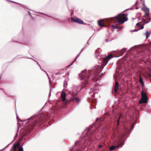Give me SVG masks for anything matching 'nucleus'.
<instances>
[{"label":"nucleus","instance_id":"nucleus-2","mask_svg":"<svg viewBox=\"0 0 151 151\" xmlns=\"http://www.w3.org/2000/svg\"><path fill=\"white\" fill-rule=\"evenodd\" d=\"M127 14H119L114 17L109 18L108 19L109 22H113L111 27L115 29H119V25L123 24L127 20Z\"/></svg>","mask_w":151,"mask_h":151},{"label":"nucleus","instance_id":"nucleus-8","mask_svg":"<svg viewBox=\"0 0 151 151\" xmlns=\"http://www.w3.org/2000/svg\"><path fill=\"white\" fill-rule=\"evenodd\" d=\"M102 19L100 20H99L98 21V24L101 27H105V24L107 22L108 23L110 22H109L108 19Z\"/></svg>","mask_w":151,"mask_h":151},{"label":"nucleus","instance_id":"nucleus-6","mask_svg":"<svg viewBox=\"0 0 151 151\" xmlns=\"http://www.w3.org/2000/svg\"><path fill=\"white\" fill-rule=\"evenodd\" d=\"M78 93L77 92L75 93L73 92L72 93V97L71 98L70 101H73V103H78L79 101V99L76 96L77 95Z\"/></svg>","mask_w":151,"mask_h":151},{"label":"nucleus","instance_id":"nucleus-27","mask_svg":"<svg viewBox=\"0 0 151 151\" xmlns=\"http://www.w3.org/2000/svg\"><path fill=\"white\" fill-rule=\"evenodd\" d=\"M149 76L150 77H151V74H149Z\"/></svg>","mask_w":151,"mask_h":151},{"label":"nucleus","instance_id":"nucleus-5","mask_svg":"<svg viewBox=\"0 0 151 151\" xmlns=\"http://www.w3.org/2000/svg\"><path fill=\"white\" fill-rule=\"evenodd\" d=\"M142 97L139 101V104L145 103L147 102V96L145 93H144L143 91H142L141 93Z\"/></svg>","mask_w":151,"mask_h":151},{"label":"nucleus","instance_id":"nucleus-14","mask_svg":"<svg viewBox=\"0 0 151 151\" xmlns=\"http://www.w3.org/2000/svg\"><path fill=\"white\" fill-rule=\"evenodd\" d=\"M126 50L125 48L122 49L119 52V56L122 55L124 52L126 51Z\"/></svg>","mask_w":151,"mask_h":151},{"label":"nucleus","instance_id":"nucleus-3","mask_svg":"<svg viewBox=\"0 0 151 151\" xmlns=\"http://www.w3.org/2000/svg\"><path fill=\"white\" fill-rule=\"evenodd\" d=\"M28 119L29 123L25 128L27 131L32 130L35 127L40 125L44 122V120L41 119L40 116H32Z\"/></svg>","mask_w":151,"mask_h":151},{"label":"nucleus","instance_id":"nucleus-11","mask_svg":"<svg viewBox=\"0 0 151 151\" xmlns=\"http://www.w3.org/2000/svg\"><path fill=\"white\" fill-rule=\"evenodd\" d=\"M124 145V142H122L119 145L116 146H112L110 147L109 148V150H114L115 148L117 147H120Z\"/></svg>","mask_w":151,"mask_h":151},{"label":"nucleus","instance_id":"nucleus-28","mask_svg":"<svg viewBox=\"0 0 151 151\" xmlns=\"http://www.w3.org/2000/svg\"><path fill=\"white\" fill-rule=\"evenodd\" d=\"M73 14V12H72V13H71V15H72V14Z\"/></svg>","mask_w":151,"mask_h":151},{"label":"nucleus","instance_id":"nucleus-19","mask_svg":"<svg viewBox=\"0 0 151 151\" xmlns=\"http://www.w3.org/2000/svg\"><path fill=\"white\" fill-rule=\"evenodd\" d=\"M119 119H117V126H118V125H119Z\"/></svg>","mask_w":151,"mask_h":151},{"label":"nucleus","instance_id":"nucleus-7","mask_svg":"<svg viewBox=\"0 0 151 151\" xmlns=\"http://www.w3.org/2000/svg\"><path fill=\"white\" fill-rule=\"evenodd\" d=\"M19 145V144H14L11 149V151H23V148L20 147Z\"/></svg>","mask_w":151,"mask_h":151},{"label":"nucleus","instance_id":"nucleus-4","mask_svg":"<svg viewBox=\"0 0 151 151\" xmlns=\"http://www.w3.org/2000/svg\"><path fill=\"white\" fill-rule=\"evenodd\" d=\"M142 9L145 12L144 17L145 18V19L143 18L142 19L144 23H147L150 22L151 19L148 18L150 14L149 9L146 7L144 6L142 8Z\"/></svg>","mask_w":151,"mask_h":151},{"label":"nucleus","instance_id":"nucleus-20","mask_svg":"<svg viewBox=\"0 0 151 151\" xmlns=\"http://www.w3.org/2000/svg\"><path fill=\"white\" fill-rule=\"evenodd\" d=\"M79 143V142L78 141L76 142L75 143V145H77Z\"/></svg>","mask_w":151,"mask_h":151},{"label":"nucleus","instance_id":"nucleus-17","mask_svg":"<svg viewBox=\"0 0 151 151\" xmlns=\"http://www.w3.org/2000/svg\"><path fill=\"white\" fill-rule=\"evenodd\" d=\"M77 58H76L74 60L72 63L70 64V65L68 66V67H70V66L72 65L73 64V62L76 60V59Z\"/></svg>","mask_w":151,"mask_h":151},{"label":"nucleus","instance_id":"nucleus-25","mask_svg":"<svg viewBox=\"0 0 151 151\" xmlns=\"http://www.w3.org/2000/svg\"><path fill=\"white\" fill-rule=\"evenodd\" d=\"M144 28V27L143 26H141V29H143Z\"/></svg>","mask_w":151,"mask_h":151},{"label":"nucleus","instance_id":"nucleus-21","mask_svg":"<svg viewBox=\"0 0 151 151\" xmlns=\"http://www.w3.org/2000/svg\"><path fill=\"white\" fill-rule=\"evenodd\" d=\"M121 117H122V116L121 115H120L119 116V118L118 119H119V121L120 119L121 118Z\"/></svg>","mask_w":151,"mask_h":151},{"label":"nucleus","instance_id":"nucleus-12","mask_svg":"<svg viewBox=\"0 0 151 151\" xmlns=\"http://www.w3.org/2000/svg\"><path fill=\"white\" fill-rule=\"evenodd\" d=\"M119 84L117 81H116L115 85L114 86V91L115 93H116L119 89Z\"/></svg>","mask_w":151,"mask_h":151},{"label":"nucleus","instance_id":"nucleus-24","mask_svg":"<svg viewBox=\"0 0 151 151\" xmlns=\"http://www.w3.org/2000/svg\"><path fill=\"white\" fill-rule=\"evenodd\" d=\"M119 28H122L123 27L122 26L120 27L119 26Z\"/></svg>","mask_w":151,"mask_h":151},{"label":"nucleus","instance_id":"nucleus-1","mask_svg":"<svg viewBox=\"0 0 151 151\" xmlns=\"http://www.w3.org/2000/svg\"><path fill=\"white\" fill-rule=\"evenodd\" d=\"M102 69V68L101 65L96 66L93 69L88 71L89 74L88 76H87L86 72L84 70L81 72L80 75V76L82 79H85V84H87V82L89 78H91L93 81H96L97 79H96V76L101 72Z\"/></svg>","mask_w":151,"mask_h":151},{"label":"nucleus","instance_id":"nucleus-10","mask_svg":"<svg viewBox=\"0 0 151 151\" xmlns=\"http://www.w3.org/2000/svg\"><path fill=\"white\" fill-rule=\"evenodd\" d=\"M71 21L73 22H75L78 24H83L84 23V22L80 19L78 18H72L71 19Z\"/></svg>","mask_w":151,"mask_h":151},{"label":"nucleus","instance_id":"nucleus-29","mask_svg":"<svg viewBox=\"0 0 151 151\" xmlns=\"http://www.w3.org/2000/svg\"><path fill=\"white\" fill-rule=\"evenodd\" d=\"M2 150H0V151H1Z\"/></svg>","mask_w":151,"mask_h":151},{"label":"nucleus","instance_id":"nucleus-23","mask_svg":"<svg viewBox=\"0 0 151 151\" xmlns=\"http://www.w3.org/2000/svg\"><path fill=\"white\" fill-rule=\"evenodd\" d=\"M102 146L101 145H99V148H101L102 147Z\"/></svg>","mask_w":151,"mask_h":151},{"label":"nucleus","instance_id":"nucleus-15","mask_svg":"<svg viewBox=\"0 0 151 151\" xmlns=\"http://www.w3.org/2000/svg\"><path fill=\"white\" fill-rule=\"evenodd\" d=\"M145 34H146V38H147L148 37V36H149V35H150V33H149V32H146L145 33Z\"/></svg>","mask_w":151,"mask_h":151},{"label":"nucleus","instance_id":"nucleus-26","mask_svg":"<svg viewBox=\"0 0 151 151\" xmlns=\"http://www.w3.org/2000/svg\"><path fill=\"white\" fill-rule=\"evenodd\" d=\"M136 25L137 26H138L139 25V23H138L136 24Z\"/></svg>","mask_w":151,"mask_h":151},{"label":"nucleus","instance_id":"nucleus-18","mask_svg":"<svg viewBox=\"0 0 151 151\" xmlns=\"http://www.w3.org/2000/svg\"><path fill=\"white\" fill-rule=\"evenodd\" d=\"M69 103V101H66V102H65L64 103V105H65L66 104H68Z\"/></svg>","mask_w":151,"mask_h":151},{"label":"nucleus","instance_id":"nucleus-16","mask_svg":"<svg viewBox=\"0 0 151 151\" xmlns=\"http://www.w3.org/2000/svg\"><path fill=\"white\" fill-rule=\"evenodd\" d=\"M139 81L142 84V85H143V82L141 78L139 79Z\"/></svg>","mask_w":151,"mask_h":151},{"label":"nucleus","instance_id":"nucleus-22","mask_svg":"<svg viewBox=\"0 0 151 151\" xmlns=\"http://www.w3.org/2000/svg\"><path fill=\"white\" fill-rule=\"evenodd\" d=\"M101 120V119H100L99 118H97L96 119V121H98L99 120Z\"/></svg>","mask_w":151,"mask_h":151},{"label":"nucleus","instance_id":"nucleus-9","mask_svg":"<svg viewBox=\"0 0 151 151\" xmlns=\"http://www.w3.org/2000/svg\"><path fill=\"white\" fill-rule=\"evenodd\" d=\"M112 54H109L107 57L103 59L102 62H103V64H104V66L106 65L108 61L112 58Z\"/></svg>","mask_w":151,"mask_h":151},{"label":"nucleus","instance_id":"nucleus-13","mask_svg":"<svg viewBox=\"0 0 151 151\" xmlns=\"http://www.w3.org/2000/svg\"><path fill=\"white\" fill-rule=\"evenodd\" d=\"M65 93L63 91L62 92L61 94V96L63 101H65Z\"/></svg>","mask_w":151,"mask_h":151}]
</instances>
